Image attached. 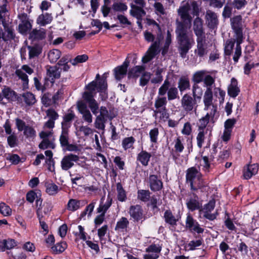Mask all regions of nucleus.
I'll use <instances>...</instances> for the list:
<instances>
[{
    "label": "nucleus",
    "instance_id": "62",
    "mask_svg": "<svg viewBox=\"0 0 259 259\" xmlns=\"http://www.w3.org/2000/svg\"><path fill=\"white\" fill-rule=\"evenodd\" d=\"M89 59L88 55L85 54L78 55L74 59L71 61V64L73 66L76 65L78 63H81L85 62Z\"/></svg>",
    "mask_w": 259,
    "mask_h": 259
},
{
    "label": "nucleus",
    "instance_id": "64",
    "mask_svg": "<svg viewBox=\"0 0 259 259\" xmlns=\"http://www.w3.org/2000/svg\"><path fill=\"white\" fill-rule=\"evenodd\" d=\"M144 67L142 66H136L134 68L131 69L128 73V77H135L138 75V73H141L144 70Z\"/></svg>",
    "mask_w": 259,
    "mask_h": 259
},
{
    "label": "nucleus",
    "instance_id": "47",
    "mask_svg": "<svg viewBox=\"0 0 259 259\" xmlns=\"http://www.w3.org/2000/svg\"><path fill=\"white\" fill-rule=\"evenodd\" d=\"M116 189L118 200L121 202L125 201L126 199V195L120 183H118L116 184Z\"/></svg>",
    "mask_w": 259,
    "mask_h": 259
},
{
    "label": "nucleus",
    "instance_id": "38",
    "mask_svg": "<svg viewBox=\"0 0 259 259\" xmlns=\"http://www.w3.org/2000/svg\"><path fill=\"white\" fill-rule=\"evenodd\" d=\"M190 87V81L188 77L182 76L178 81V88L182 93L184 91L189 89Z\"/></svg>",
    "mask_w": 259,
    "mask_h": 259
},
{
    "label": "nucleus",
    "instance_id": "26",
    "mask_svg": "<svg viewBox=\"0 0 259 259\" xmlns=\"http://www.w3.org/2000/svg\"><path fill=\"white\" fill-rule=\"evenodd\" d=\"M216 148V146L215 145H213V150L210 154L208 155L207 156H201L203 161V163L202 164V169L205 172L209 171V169L210 167V163L213 160L214 155L217 153Z\"/></svg>",
    "mask_w": 259,
    "mask_h": 259
},
{
    "label": "nucleus",
    "instance_id": "36",
    "mask_svg": "<svg viewBox=\"0 0 259 259\" xmlns=\"http://www.w3.org/2000/svg\"><path fill=\"white\" fill-rule=\"evenodd\" d=\"M42 141L39 144V148L41 149H46L48 148H51L54 149L55 147V144L54 143V138L53 137L52 139H41Z\"/></svg>",
    "mask_w": 259,
    "mask_h": 259
},
{
    "label": "nucleus",
    "instance_id": "16",
    "mask_svg": "<svg viewBox=\"0 0 259 259\" xmlns=\"http://www.w3.org/2000/svg\"><path fill=\"white\" fill-rule=\"evenodd\" d=\"M205 19L208 27L210 29H214L219 24L218 16L217 14L210 10H207L206 12Z\"/></svg>",
    "mask_w": 259,
    "mask_h": 259
},
{
    "label": "nucleus",
    "instance_id": "49",
    "mask_svg": "<svg viewBox=\"0 0 259 259\" xmlns=\"http://www.w3.org/2000/svg\"><path fill=\"white\" fill-rule=\"evenodd\" d=\"M25 103L28 105H31L36 102L34 95L30 92H26L22 95Z\"/></svg>",
    "mask_w": 259,
    "mask_h": 259
},
{
    "label": "nucleus",
    "instance_id": "41",
    "mask_svg": "<svg viewBox=\"0 0 259 259\" xmlns=\"http://www.w3.org/2000/svg\"><path fill=\"white\" fill-rule=\"evenodd\" d=\"M236 41V38H231L228 39L225 43L224 53L226 56H230L232 53L233 49L234 47L235 41Z\"/></svg>",
    "mask_w": 259,
    "mask_h": 259
},
{
    "label": "nucleus",
    "instance_id": "11",
    "mask_svg": "<svg viewBox=\"0 0 259 259\" xmlns=\"http://www.w3.org/2000/svg\"><path fill=\"white\" fill-rule=\"evenodd\" d=\"M46 69V76L45 77V80L46 81H49L51 83H54L56 79H58L60 77L61 70L57 65L55 66H47Z\"/></svg>",
    "mask_w": 259,
    "mask_h": 259
},
{
    "label": "nucleus",
    "instance_id": "34",
    "mask_svg": "<svg viewBox=\"0 0 259 259\" xmlns=\"http://www.w3.org/2000/svg\"><path fill=\"white\" fill-rule=\"evenodd\" d=\"M3 98H6L9 101H15L17 98L16 93L10 88L4 87L2 90Z\"/></svg>",
    "mask_w": 259,
    "mask_h": 259
},
{
    "label": "nucleus",
    "instance_id": "15",
    "mask_svg": "<svg viewBox=\"0 0 259 259\" xmlns=\"http://www.w3.org/2000/svg\"><path fill=\"white\" fill-rule=\"evenodd\" d=\"M128 213L134 222L142 221L144 218L143 210L140 205L131 206Z\"/></svg>",
    "mask_w": 259,
    "mask_h": 259
},
{
    "label": "nucleus",
    "instance_id": "51",
    "mask_svg": "<svg viewBox=\"0 0 259 259\" xmlns=\"http://www.w3.org/2000/svg\"><path fill=\"white\" fill-rule=\"evenodd\" d=\"M27 49L29 51V59L37 57L41 53V49L37 46H28Z\"/></svg>",
    "mask_w": 259,
    "mask_h": 259
},
{
    "label": "nucleus",
    "instance_id": "55",
    "mask_svg": "<svg viewBox=\"0 0 259 259\" xmlns=\"http://www.w3.org/2000/svg\"><path fill=\"white\" fill-rule=\"evenodd\" d=\"M207 131L208 129H206V130H199V132L197 135L196 138L197 145L200 148H201L202 146L205 139V135L207 134Z\"/></svg>",
    "mask_w": 259,
    "mask_h": 259
},
{
    "label": "nucleus",
    "instance_id": "18",
    "mask_svg": "<svg viewBox=\"0 0 259 259\" xmlns=\"http://www.w3.org/2000/svg\"><path fill=\"white\" fill-rule=\"evenodd\" d=\"M200 177H202L201 174L195 167H191L186 171V182L189 183L190 186L192 187H194L193 185V182Z\"/></svg>",
    "mask_w": 259,
    "mask_h": 259
},
{
    "label": "nucleus",
    "instance_id": "33",
    "mask_svg": "<svg viewBox=\"0 0 259 259\" xmlns=\"http://www.w3.org/2000/svg\"><path fill=\"white\" fill-rule=\"evenodd\" d=\"M167 100L166 96L158 94L157 97L155 99L154 103V107L156 108L155 110L166 109Z\"/></svg>",
    "mask_w": 259,
    "mask_h": 259
},
{
    "label": "nucleus",
    "instance_id": "17",
    "mask_svg": "<svg viewBox=\"0 0 259 259\" xmlns=\"http://www.w3.org/2000/svg\"><path fill=\"white\" fill-rule=\"evenodd\" d=\"M188 208L191 211L200 209L202 207V203L199 200L198 196L194 193L190 195V197L186 202Z\"/></svg>",
    "mask_w": 259,
    "mask_h": 259
},
{
    "label": "nucleus",
    "instance_id": "19",
    "mask_svg": "<svg viewBox=\"0 0 259 259\" xmlns=\"http://www.w3.org/2000/svg\"><path fill=\"white\" fill-rule=\"evenodd\" d=\"M78 110L82 115L83 119L88 123H91L93 121V116L90 110L88 109L85 103L83 102H79L77 104Z\"/></svg>",
    "mask_w": 259,
    "mask_h": 259
},
{
    "label": "nucleus",
    "instance_id": "59",
    "mask_svg": "<svg viewBox=\"0 0 259 259\" xmlns=\"http://www.w3.org/2000/svg\"><path fill=\"white\" fill-rule=\"evenodd\" d=\"M18 138L17 136L15 133H13L11 135H9L7 137V142L9 146L13 148L17 146L18 145Z\"/></svg>",
    "mask_w": 259,
    "mask_h": 259
},
{
    "label": "nucleus",
    "instance_id": "63",
    "mask_svg": "<svg viewBox=\"0 0 259 259\" xmlns=\"http://www.w3.org/2000/svg\"><path fill=\"white\" fill-rule=\"evenodd\" d=\"M24 135L27 138H33L36 136L35 130L31 126L28 125L23 130Z\"/></svg>",
    "mask_w": 259,
    "mask_h": 259
},
{
    "label": "nucleus",
    "instance_id": "35",
    "mask_svg": "<svg viewBox=\"0 0 259 259\" xmlns=\"http://www.w3.org/2000/svg\"><path fill=\"white\" fill-rule=\"evenodd\" d=\"M46 37V31L43 28L33 29L30 33L29 38L33 40H41Z\"/></svg>",
    "mask_w": 259,
    "mask_h": 259
},
{
    "label": "nucleus",
    "instance_id": "44",
    "mask_svg": "<svg viewBox=\"0 0 259 259\" xmlns=\"http://www.w3.org/2000/svg\"><path fill=\"white\" fill-rule=\"evenodd\" d=\"M67 245L66 242L57 243L51 247V251L54 254H59L63 252L67 248Z\"/></svg>",
    "mask_w": 259,
    "mask_h": 259
},
{
    "label": "nucleus",
    "instance_id": "28",
    "mask_svg": "<svg viewBox=\"0 0 259 259\" xmlns=\"http://www.w3.org/2000/svg\"><path fill=\"white\" fill-rule=\"evenodd\" d=\"M258 165L256 164H248L244 168L243 176L245 179L248 180L258 171Z\"/></svg>",
    "mask_w": 259,
    "mask_h": 259
},
{
    "label": "nucleus",
    "instance_id": "40",
    "mask_svg": "<svg viewBox=\"0 0 259 259\" xmlns=\"http://www.w3.org/2000/svg\"><path fill=\"white\" fill-rule=\"evenodd\" d=\"M112 200L110 197H108L106 202L104 204L103 202H101L99 207L97 209V213H104L105 214L106 212L111 206L112 204Z\"/></svg>",
    "mask_w": 259,
    "mask_h": 259
},
{
    "label": "nucleus",
    "instance_id": "45",
    "mask_svg": "<svg viewBox=\"0 0 259 259\" xmlns=\"http://www.w3.org/2000/svg\"><path fill=\"white\" fill-rule=\"evenodd\" d=\"M61 53L57 49L51 50L48 55V57L51 63H55L61 57Z\"/></svg>",
    "mask_w": 259,
    "mask_h": 259
},
{
    "label": "nucleus",
    "instance_id": "31",
    "mask_svg": "<svg viewBox=\"0 0 259 259\" xmlns=\"http://www.w3.org/2000/svg\"><path fill=\"white\" fill-rule=\"evenodd\" d=\"M130 222L125 217H121L116 223L115 230L118 232H127Z\"/></svg>",
    "mask_w": 259,
    "mask_h": 259
},
{
    "label": "nucleus",
    "instance_id": "43",
    "mask_svg": "<svg viewBox=\"0 0 259 259\" xmlns=\"http://www.w3.org/2000/svg\"><path fill=\"white\" fill-rule=\"evenodd\" d=\"M215 114H212L211 111L208 112L204 117L199 120V130H206V126L209 122L210 117H213Z\"/></svg>",
    "mask_w": 259,
    "mask_h": 259
},
{
    "label": "nucleus",
    "instance_id": "37",
    "mask_svg": "<svg viewBox=\"0 0 259 259\" xmlns=\"http://www.w3.org/2000/svg\"><path fill=\"white\" fill-rule=\"evenodd\" d=\"M53 20L51 14L46 13L40 15L37 19V23L41 26H45L50 23Z\"/></svg>",
    "mask_w": 259,
    "mask_h": 259
},
{
    "label": "nucleus",
    "instance_id": "10",
    "mask_svg": "<svg viewBox=\"0 0 259 259\" xmlns=\"http://www.w3.org/2000/svg\"><path fill=\"white\" fill-rule=\"evenodd\" d=\"M79 157L78 155L72 153L65 155L61 161V168L65 171L69 170L74 165V162L79 161Z\"/></svg>",
    "mask_w": 259,
    "mask_h": 259
},
{
    "label": "nucleus",
    "instance_id": "14",
    "mask_svg": "<svg viewBox=\"0 0 259 259\" xmlns=\"http://www.w3.org/2000/svg\"><path fill=\"white\" fill-rule=\"evenodd\" d=\"M161 247L158 244H152L146 249V251L149 253L144 255V259H157L161 251Z\"/></svg>",
    "mask_w": 259,
    "mask_h": 259
},
{
    "label": "nucleus",
    "instance_id": "2",
    "mask_svg": "<svg viewBox=\"0 0 259 259\" xmlns=\"http://www.w3.org/2000/svg\"><path fill=\"white\" fill-rule=\"evenodd\" d=\"M190 27H185L181 23H178L176 29L177 38L179 44V51L181 56L185 58L189 50L194 44L193 35L188 32Z\"/></svg>",
    "mask_w": 259,
    "mask_h": 259
},
{
    "label": "nucleus",
    "instance_id": "20",
    "mask_svg": "<svg viewBox=\"0 0 259 259\" xmlns=\"http://www.w3.org/2000/svg\"><path fill=\"white\" fill-rule=\"evenodd\" d=\"M130 61L126 59L121 65L114 69L113 72L116 79L120 80L125 76Z\"/></svg>",
    "mask_w": 259,
    "mask_h": 259
},
{
    "label": "nucleus",
    "instance_id": "61",
    "mask_svg": "<svg viewBox=\"0 0 259 259\" xmlns=\"http://www.w3.org/2000/svg\"><path fill=\"white\" fill-rule=\"evenodd\" d=\"M203 1L210 7L218 9L221 8L224 4V2L221 0H203Z\"/></svg>",
    "mask_w": 259,
    "mask_h": 259
},
{
    "label": "nucleus",
    "instance_id": "9",
    "mask_svg": "<svg viewBox=\"0 0 259 259\" xmlns=\"http://www.w3.org/2000/svg\"><path fill=\"white\" fill-rule=\"evenodd\" d=\"M213 95L211 88H206L203 97L205 110H210L212 114H215L217 106L212 103Z\"/></svg>",
    "mask_w": 259,
    "mask_h": 259
},
{
    "label": "nucleus",
    "instance_id": "3",
    "mask_svg": "<svg viewBox=\"0 0 259 259\" xmlns=\"http://www.w3.org/2000/svg\"><path fill=\"white\" fill-rule=\"evenodd\" d=\"M230 21L236 39V46L233 59L234 61L237 63L241 55L242 52L240 45L242 43L243 39L242 17L240 15L235 16L230 19Z\"/></svg>",
    "mask_w": 259,
    "mask_h": 259
},
{
    "label": "nucleus",
    "instance_id": "29",
    "mask_svg": "<svg viewBox=\"0 0 259 259\" xmlns=\"http://www.w3.org/2000/svg\"><path fill=\"white\" fill-rule=\"evenodd\" d=\"M182 141L183 139L181 137H177L174 141L175 151L171 153L172 159L174 160H176L178 158V156L179 155H176V153H181L184 149V146L182 143Z\"/></svg>",
    "mask_w": 259,
    "mask_h": 259
},
{
    "label": "nucleus",
    "instance_id": "27",
    "mask_svg": "<svg viewBox=\"0 0 259 259\" xmlns=\"http://www.w3.org/2000/svg\"><path fill=\"white\" fill-rule=\"evenodd\" d=\"M240 93V89L238 87L237 80L235 78L231 79V84L228 87V95L233 98H236Z\"/></svg>",
    "mask_w": 259,
    "mask_h": 259
},
{
    "label": "nucleus",
    "instance_id": "13",
    "mask_svg": "<svg viewBox=\"0 0 259 259\" xmlns=\"http://www.w3.org/2000/svg\"><path fill=\"white\" fill-rule=\"evenodd\" d=\"M20 20V23L19 24V31L22 34H25L31 29L32 25L30 22L28 15L26 13H22L18 15Z\"/></svg>",
    "mask_w": 259,
    "mask_h": 259
},
{
    "label": "nucleus",
    "instance_id": "23",
    "mask_svg": "<svg viewBox=\"0 0 259 259\" xmlns=\"http://www.w3.org/2000/svg\"><path fill=\"white\" fill-rule=\"evenodd\" d=\"M195 34L197 36V38H205L204 31L203 27V20L199 17H196L193 22V27Z\"/></svg>",
    "mask_w": 259,
    "mask_h": 259
},
{
    "label": "nucleus",
    "instance_id": "39",
    "mask_svg": "<svg viewBox=\"0 0 259 259\" xmlns=\"http://www.w3.org/2000/svg\"><path fill=\"white\" fill-rule=\"evenodd\" d=\"M61 134L59 138V141L62 147H65L69 143V130L61 128Z\"/></svg>",
    "mask_w": 259,
    "mask_h": 259
},
{
    "label": "nucleus",
    "instance_id": "4",
    "mask_svg": "<svg viewBox=\"0 0 259 259\" xmlns=\"http://www.w3.org/2000/svg\"><path fill=\"white\" fill-rule=\"evenodd\" d=\"M202 94L201 89L198 85H194L192 89L193 97L186 94L182 98L181 103L183 110L187 113L196 111L197 107L196 100L201 99Z\"/></svg>",
    "mask_w": 259,
    "mask_h": 259
},
{
    "label": "nucleus",
    "instance_id": "8",
    "mask_svg": "<svg viewBox=\"0 0 259 259\" xmlns=\"http://www.w3.org/2000/svg\"><path fill=\"white\" fill-rule=\"evenodd\" d=\"M163 37L161 34L157 35L155 41L152 44L146 54L142 58V62L144 63H147L152 60L156 55V52L158 49L161 40Z\"/></svg>",
    "mask_w": 259,
    "mask_h": 259
},
{
    "label": "nucleus",
    "instance_id": "53",
    "mask_svg": "<svg viewBox=\"0 0 259 259\" xmlns=\"http://www.w3.org/2000/svg\"><path fill=\"white\" fill-rule=\"evenodd\" d=\"M80 201L74 199H71L69 200L67 204L68 210L74 211L80 208Z\"/></svg>",
    "mask_w": 259,
    "mask_h": 259
},
{
    "label": "nucleus",
    "instance_id": "52",
    "mask_svg": "<svg viewBox=\"0 0 259 259\" xmlns=\"http://www.w3.org/2000/svg\"><path fill=\"white\" fill-rule=\"evenodd\" d=\"M153 116L157 117L158 114H160L159 119L161 120L165 121L169 118V113L167 111V109H160V110H153Z\"/></svg>",
    "mask_w": 259,
    "mask_h": 259
},
{
    "label": "nucleus",
    "instance_id": "12",
    "mask_svg": "<svg viewBox=\"0 0 259 259\" xmlns=\"http://www.w3.org/2000/svg\"><path fill=\"white\" fill-rule=\"evenodd\" d=\"M186 228L193 233L200 234L204 232V229L200 227L196 220L190 214L187 215L186 220Z\"/></svg>",
    "mask_w": 259,
    "mask_h": 259
},
{
    "label": "nucleus",
    "instance_id": "1",
    "mask_svg": "<svg viewBox=\"0 0 259 259\" xmlns=\"http://www.w3.org/2000/svg\"><path fill=\"white\" fill-rule=\"evenodd\" d=\"M107 88V83L106 78L103 77L98 82L93 81L86 86L88 90L83 93L82 98L88 103L89 108L94 115H97L99 110V104L94 99L97 94V90L101 94L105 93Z\"/></svg>",
    "mask_w": 259,
    "mask_h": 259
},
{
    "label": "nucleus",
    "instance_id": "58",
    "mask_svg": "<svg viewBox=\"0 0 259 259\" xmlns=\"http://www.w3.org/2000/svg\"><path fill=\"white\" fill-rule=\"evenodd\" d=\"M59 191V187L54 183H50L46 186V192L50 195H56Z\"/></svg>",
    "mask_w": 259,
    "mask_h": 259
},
{
    "label": "nucleus",
    "instance_id": "30",
    "mask_svg": "<svg viewBox=\"0 0 259 259\" xmlns=\"http://www.w3.org/2000/svg\"><path fill=\"white\" fill-rule=\"evenodd\" d=\"M151 154L145 150H142L138 154L137 160L144 166H147L149 164Z\"/></svg>",
    "mask_w": 259,
    "mask_h": 259
},
{
    "label": "nucleus",
    "instance_id": "56",
    "mask_svg": "<svg viewBox=\"0 0 259 259\" xmlns=\"http://www.w3.org/2000/svg\"><path fill=\"white\" fill-rule=\"evenodd\" d=\"M15 73L16 75L22 80L24 87H25L27 86L28 84V78L26 73L21 69H17L15 71Z\"/></svg>",
    "mask_w": 259,
    "mask_h": 259
},
{
    "label": "nucleus",
    "instance_id": "50",
    "mask_svg": "<svg viewBox=\"0 0 259 259\" xmlns=\"http://www.w3.org/2000/svg\"><path fill=\"white\" fill-rule=\"evenodd\" d=\"M96 204V201L93 200L91 203L87 205L84 210L81 212L80 215V219L84 218L87 214H88V217H90L93 211L94 210Z\"/></svg>",
    "mask_w": 259,
    "mask_h": 259
},
{
    "label": "nucleus",
    "instance_id": "48",
    "mask_svg": "<svg viewBox=\"0 0 259 259\" xmlns=\"http://www.w3.org/2000/svg\"><path fill=\"white\" fill-rule=\"evenodd\" d=\"M138 198L143 202H147L150 200L151 193L149 190H139L137 192Z\"/></svg>",
    "mask_w": 259,
    "mask_h": 259
},
{
    "label": "nucleus",
    "instance_id": "24",
    "mask_svg": "<svg viewBox=\"0 0 259 259\" xmlns=\"http://www.w3.org/2000/svg\"><path fill=\"white\" fill-rule=\"evenodd\" d=\"M165 223L171 227H175L179 221V218L177 215H174L170 209L166 210L163 215Z\"/></svg>",
    "mask_w": 259,
    "mask_h": 259
},
{
    "label": "nucleus",
    "instance_id": "32",
    "mask_svg": "<svg viewBox=\"0 0 259 259\" xmlns=\"http://www.w3.org/2000/svg\"><path fill=\"white\" fill-rule=\"evenodd\" d=\"M74 117L75 114L72 111L65 114L63 117V121L61 123V128L69 130Z\"/></svg>",
    "mask_w": 259,
    "mask_h": 259
},
{
    "label": "nucleus",
    "instance_id": "22",
    "mask_svg": "<svg viewBox=\"0 0 259 259\" xmlns=\"http://www.w3.org/2000/svg\"><path fill=\"white\" fill-rule=\"evenodd\" d=\"M148 183L152 191H158L163 188V183L157 175H150L148 179Z\"/></svg>",
    "mask_w": 259,
    "mask_h": 259
},
{
    "label": "nucleus",
    "instance_id": "42",
    "mask_svg": "<svg viewBox=\"0 0 259 259\" xmlns=\"http://www.w3.org/2000/svg\"><path fill=\"white\" fill-rule=\"evenodd\" d=\"M193 184L194 187L190 186V188L191 190L194 191H197L198 189H201L202 191L207 185V183L204 182L202 177H200L199 179L194 181Z\"/></svg>",
    "mask_w": 259,
    "mask_h": 259
},
{
    "label": "nucleus",
    "instance_id": "54",
    "mask_svg": "<svg viewBox=\"0 0 259 259\" xmlns=\"http://www.w3.org/2000/svg\"><path fill=\"white\" fill-rule=\"evenodd\" d=\"M135 139L133 137L125 138L122 141V146L124 150L133 148V144L135 142Z\"/></svg>",
    "mask_w": 259,
    "mask_h": 259
},
{
    "label": "nucleus",
    "instance_id": "60",
    "mask_svg": "<svg viewBox=\"0 0 259 259\" xmlns=\"http://www.w3.org/2000/svg\"><path fill=\"white\" fill-rule=\"evenodd\" d=\"M112 9L115 12H124L127 9V6L124 3L121 2L114 3L112 5Z\"/></svg>",
    "mask_w": 259,
    "mask_h": 259
},
{
    "label": "nucleus",
    "instance_id": "5",
    "mask_svg": "<svg viewBox=\"0 0 259 259\" xmlns=\"http://www.w3.org/2000/svg\"><path fill=\"white\" fill-rule=\"evenodd\" d=\"M192 7L193 9V11H195V8L196 7V3L195 2H193L191 5H190L188 3H186L179 8L178 12L182 21H177V24L178 23H181L185 25V27H191L192 17L190 13Z\"/></svg>",
    "mask_w": 259,
    "mask_h": 259
},
{
    "label": "nucleus",
    "instance_id": "25",
    "mask_svg": "<svg viewBox=\"0 0 259 259\" xmlns=\"http://www.w3.org/2000/svg\"><path fill=\"white\" fill-rule=\"evenodd\" d=\"M197 49L195 51V54L199 58H202L207 54L206 45L205 44V38H197Z\"/></svg>",
    "mask_w": 259,
    "mask_h": 259
},
{
    "label": "nucleus",
    "instance_id": "46",
    "mask_svg": "<svg viewBox=\"0 0 259 259\" xmlns=\"http://www.w3.org/2000/svg\"><path fill=\"white\" fill-rule=\"evenodd\" d=\"M106 121L107 118L106 117L99 115L96 117L95 122V126L99 130H104Z\"/></svg>",
    "mask_w": 259,
    "mask_h": 259
},
{
    "label": "nucleus",
    "instance_id": "7",
    "mask_svg": "<svg viewBox=\"0 0 259 259\" xmlns=\"http://www.w3.org/2000/svg\"><path fill=\"white\" fill-rule=\"evenodd\" d=\"M133 2L135 4L131 3L130 4L131 10L130 13L131 16L136 18L138 20H140L146 14L144 10L146 3L144 0H133Z\"/></svg>",
    "mask_w": 259,
    "mask_h": 259
},
{
    "label": "nucleus",
    "instance_id": "6",
    "mask_svg": "<svg viewBox=\"0 0 259 259\" xmlns=\"http://www.w3.org/2000/svg\"><path fill=\"white\" fill-rule=\"evenodd\" d=\"M166 93L168 101H172L179 98L178 89L175 87H170V82L168 77L165 79L163 83L158 89V95L165 96Z\"/></svg>",
    "mask_w": 259,
    "mask_h": 259
},
{
    "label": "nucleus",
    "instance_id": "57",
    "mask_svg": "<svg viewBox=\"0 0 259 259\" xmlns=\"http://www.w3.org/2000/svg\"><path fill=\"white\" fill-rule=\"evenodd\" d=\"M16 243L13 239L4 240L1 242V246L2 249H10L13 248Z\"/></svg>",
    "mask_w": 259,
    "mask_h": 259
},
{
    "label": "nucleus",
    "instance_id": "21",
    "mask_svg": "<svg viewBox=\"0 0 259 259\" xmlns=\"http://www.w3.org/2000/svg\"><path fill=\"white\" fill-rule=\"evenodd\" d=\"M3 26L4 30L3 32V40L6 42L14 40L16 34L13 26H10L7 22H4Z\"/></svg>",
    "mask_w": 259,
    "mask_h": 259
}]
</instances>
